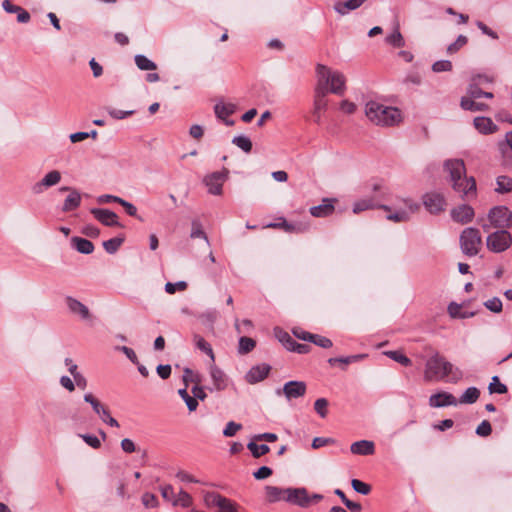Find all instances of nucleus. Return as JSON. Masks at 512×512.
Returning <instances> with one entry per match:
<instances>
[{
    "label": "nucleus",
    "mask_w": 512,
    "mask_h": 512,
    "mask_svg": "<svg viewBox=\"0 0 512 512\" xmlns=\"http://www.w3.org/2000/svg\"><path fill=\"white\" fill-rule=\"evenodd\" d=\"M444 171L449 174L452 188L461 197L476 196V180L474 177L466 176V166L462 159H448L443 165Z\"/></svg>",
    "instance_id": "1"
},
{
    "label": "nucleus",
    "mask_w": 512,
    "mask_h": 512,
    "mask_svg": "<svg viewBox=\"0 0 512 512\" xmlns=\"http://www.w3.org/2000/svg\"><path fill=\"white\" fill-rule=\"evenodd\" d=\"M462 377V371L439 353L432 355L426 361L424 370V379L426 381L446 380L451 383H457Z\"/></svg>",
    "instance_id": "2"
},
{
    "label": "nucleus",
    "mask_w": 512,
    "mask_h": 512,
    "mask_svg": "<svg viewBox=\"0 0 512 512\" xmlns=\"http://www.w3.org/2000/svg\"><path fill=\"white\" fill-rule=\"evenodd\" d=\"M317 83L315 90L323 92L327 96L328 93L343 95L346 90V78L343 73L333 71L329 67L318 64L316 66Z\"/></svg>",
    "instance_id": "3"
},
{
    "label": "nucleus",
    "mask_w": 512,
    "mask_h": 512,
    "mask_svg": "<svg viewBox=\"0 0 512 512\" xmlns=\"http://www.w3.org/2000/svg\"><path fill=\"white\" fill-rule=\"evenodd\" d=\"M365 115L378 126H393L402 121V114L398 108L386 106L377 101L366 103Z\"/></svg>",
    "instance_id": "4"
},
{
    "label": "nucleus",
    "mask_w": 512,
    "mask_h": 512,
    "mask_svg": "<svg viewBox=\"0 0 512 512\" xmlns=\"http://www.w3.org/2000/svg\"><path fill=\"white\" fill-rule=\"evenodd\" d=\"M512 226V212L505 206H496L488 213V223H483L482 228L489 232L491 228L506 230Z\"/></svg>",
    "instance_id": "5"
},
{
    "label": "nucleus",
    "mask_w": 512,
    "mask_h": 512,
    "mask_svg": "<svg viewBox=\"0 0 512 512\" xmlns=\"http://www.w3.org/2000/svg\"><path fill=\"white\" fill-rule=\"evenodd\" d=\"M482 238L478 229L468 227L460 235V247L467 256H475L479 253Z\"/></svg>",
    "instance_id": "6"
},
{
    "label": "nucleus",
    "mask_w": 512,
    "mask_h": 512,
    "mask_svg": "<svg viewBox=\"0 0 512 512\" xmlns=\"http://www.w3.org/2000/svg\"><path fill=\"white\" fill-rule=\"evenodd\" d=\"M287 492V501L301 507H308L312 503H317L323 498L321 494L309 495L305 488H287Z\"/></svg>",
    "instance_id": "7"
},
{
    "label": "nucleus",
    "mask_w": 512,
    "mask_h": 512,
    "mask_svg": "<svg viewBox=\"0 0 512 512\" xmlns=\"http://www.w3.org/2000/svg\"><path fill=\"white\" fill-rule=\"evenodd\" d=\"M512 243V237L507 230H498L488 235L486 244L487 248L494 252L500 253L510 247Z\"/></svg>",
    "instance_id": "8"
},
{
    "label": "nucleus",
    "mask_w": 512,
    "mask_h": 512,
    "mask_svg": "<svg viewBox=\"0 0 512 512\" xmlns=\"http://www.w3.org/2000/svg\"><path fill=\"white\" fill-rule=\"evenodd\" d=\"M422 202L426 210L431 214H438L445 210L446 200L439 192H428L423 195Z\"/></svg>",
    "instance_id": "9"
},
{
    "label": "nucleus",
    "mask_w": 512,
    "mask_h": 512,
    "mask_svg": "<svg viewBox=\"0 0 512 512\" xmlns=\"http://www.w3.org/2000/svg\"><path fill=\"white\" fill-rule=\"evenodd\" d=\"M307 386L303 381H289L286 382L282 390H276V394H283L285 398L290 401L292 399L303 397L306 393Z\"/></svg>",
    "instance_id": "10"
},
{
    "label": "nucleus",
    "mask_w": 512,
    "mask_h": 512,
    "mask_svg": "<svg viewBox=\"0 0 512 512\" xmlns=\"http://www.w3.org/2000/svg\"><path fill=\"white\" fill-rule=\"evenodd\" d=\"M227 178V172H213L204 177L203 182L208 188V192L212 195H221L222 187Z\"/></svg>",
    "instance_id": "11"
},
{
    "label": "nucleus",
    "mask_w": 512,
    "mask_h": 512,
    "mask_svg": "<svg viewBox=\"0 0 512 512\" xmlns=\"http://www.w3.org/2000/svg\"><path fill=\"white\" fill-rule=\"evenodd\" d=\"M61 181V173L58 170L49 171L39 182L32 185L33 194L40 195L46 189L57 185Z\"/></svg>",
    "instance_id": "12"
},
{
    "label": "nucleus",
    "mask_w": 512,
    "mask_h": 512,
    "mask_svg": "<svg viewBox=\"0 0 512 512\" xmlns=\"http://www.w3.org/2000/svg\"><path fill=\"white\" fill-rule=\"evenodd\" d=\"M405 206L408 208V211L406 210H398L396 212H390L386 218L390 221L399 223V222H406L410 219V214L415 213L419 210L420 205L416 202H413L410 199L404 200Z\"/></svg>",
    "instance_id": "13"
},
{
    "label": "nucleus",
    "mask_w": 512,
    "mask_h": 512,
    "mask_svg": "<svg viewBox=\"0 0 512 512\" xmlns=\"http://www.w3.org/2000/svg\"><path fill=\"white\" fill-rule=\"evenodd\" d=\"M337 202L336 198H323L322 203L317 206H312L309 209L310 214L313 217L324 218L333 214L335 207L334 204Z\"/></svg>",
    "instance_id": "14"
},
{
    "label": "nucleus",
    "mask_w": 512,
    "mask_h": 512,
    "mask_svg": "<svg viewBox=\"0 0 512 512\" xmlns=\"http://www.w3.org/2000/svg\"><path fill=\"white\" fill-rule=\"evenodd\" d=\"M271 367L267 364L253 366L245 375L249 384H256L263 381L269 374Z\"/></svg>",
    "instance_id": "15"
},
{
    "label": "nucleus",
    "mask_w": 512,
    "mask_h": 512,
    "mask_svg": "<svg viewBox=\"0 0 512 512\" xmlns=\"http://www.w3.org/2000/svg\"><path fill=\"white\" fill-rule=\"evenodd\" d=\"M457 403V399L448 392H439L431 395L429 398V405L435 408L455 406Z\"/></svg>",
    "instance_id": "16"
},
{
    "label": "nucleus",
    "mask_w": 512,
    "mask_h": 512,
    "mask_svg": "<svg viewBox=\"0 0 512 512\" xmlns=\"http://www.w3.org/2000/svg\"><path fill=\"white\" fill-rule=\"evenodd\" d=\"M93 216L105 226H117L118 216L113 211L101 208H92L90 211Z\"/></svg>",
    "instance_id": "17"
},
{
    "label": "nucleus",
    "mask_w": 512,
    "mask_h": 512,
    "mask_svg": "<svg viewBox=\"0 0 512 512\" xmlns=\"http://www.w3.org/2000/svg\"><path fill=\"white\" fill-rule=\"evenodd\" d=\"M328 106V100L323 92L314 90V102H313V118L317 124L321 123L322 111H325Z\"/></svg>",
    "instance_id": "18"
},
{
    "label": "nucleus",
    "mask_w": 512,
    "mask_h": 512,
    "mask_svg": "<svg viewBox=\"0 0 512 512\" xmlns=\"http://www.w3.org/2000/svg\"><path fill=\"white\" fill-rule=\"evenodd\" d=\"M451 217L456 222L466 224L472 221L474 217V210L471 206L463 204L451 211Z\"/></svg>",
    "instance_id": "19"
},
{
    "label": "nucleus",
    "mask_w": 512,
    "mask_h": 512,
    "mask_svg": "<svg viewBox=\"0 0 512 512\" xmlns=\"http://www.w3.org/2000/svg\"><path fill=\"white\" fill-rule=\"evenodd\" d=\"M235 110L236 106L232 103H217L214 107L217 118L223 120L227 126H232L234 124L233 120H228L227 118L232 115Z\"/></svg>",
    "instance_id": "20"
},
{
    "label": "nucleus",
    "mask_w": 512,
    "mask_h": 512,
    "mask_svg": "<svg viewBox=\"0 0 512 512\" xmlns=\"http://www.w3.org/2000/svg\"><path fill=\"white\" fill-rule=\"evenodd\" d=\"M65 301L69 311L72 314L78 315L82 319H88L90 317L88 307L82 302L70 296L66 297Z\"/></svg>",
    "instance_id": "21"
},
{
    "label": "nucleus",
    "mask_w": 512,
    "mask_h": 512,
    "mask_svg": "<svg viewBox=\"0 0 512 512\" xmlns=\"http://www.w3.org/2000/svg\"><path fill=\"white\" fill-rule=\"evenodd\" d=\"M210 377L213 382V388L222 391L227 387V378L225 373L215 365L210 367Z\"/></svg>",
    "instance_id": "22"
},
{
    "label": "nucleus",
    "mask_w": 512,
    "mask_h": 512,
    "mask_svg": "<svg viewBox=\"0 0 512 512\" xmlns=\"http://www.w3.org/2000/svg\"><path fill=\"white\" fill-rule=\"evenodd\" d=\"M350 450L356 455H372L375 452V445L372 441L360 440L352 443Z\"/></svg>",
    "instance_id": "23"
},
{
    "label": "nucleus",
    "mask_w": 512,
    "mask_h": 512,
    "mask_svg": "<svg viewBox=\"0 0 512 512\" xmlns=\"http://www.w3.org/2000/svg\"><path fill=\"white\" fill-rule=\"evenodd\" d=\"M473 124L475 129L482 134H492L497 130V126L488 117H476Z\"/></svg>",
    "instance_id": "24"
},
{
    "label": "nucleus",
    "mask_w": 512,
    "mask_h": 512,
    "mask_svg": "<svg viewBox=\"0 0 512 512\" xmlns=\"http://www.w3.org/2000/svg\"><path fill=\"white\" fill-rule=\"evenodd\" d=\"M265 495L267 501L273 503L280 500L287 501L288 492L287 489L279 488L276 486H266Z\"/></svg>",
    "instance_id": "25"
},
{
    "label": "nucleus",
    "mask_w": 512,
    "mask_h": 512,
    "mask_svg": "<svg viewBox=\"0 0 512 512\" xmlns=\"http://www.w3.org/2000/svg\"><path fill=\"white\" fill-rule=\"evenodd\" d=\"M81 204V194L77 190H70L69 195L66 197L62 211L70 212L77 209Z\"/></svg>",
    "instance_id": "26"
},
{
    "label": "nucleus",
    "mask_w": 512,
    "mask_h": 512,
    "mask_svg": "<svg viewBox=\"0 0 512 512\" xmlns=\"http://www.w3.org/2000/svg\"><path fill=\"white\" fill-rule=\"evenodd\" d=\"M71 244L74 249L82 254H91L94 250V245L90 240L81 237H73Z\"/></svg>",
    "instance_id": "27"
},
{
    "label": "nucleus",
    "mask_w": 512,
    "mask_h": 512,
    "mask_svg": "<svg viewBox=\"0 0 512 512\" xmlns=\"http://www.w3.org/2000/svg\"><path fill=\"white\" fill-rule=\"evenodd\" d=\"M477 99H472L470 97H463L461 99V107L462 109L464 110H468V111H485L488 109V105L484 104V103H481V102H477L476 101Z\"/></svg>",
    "instance_id": "28"
},
{
    "label": "nucleus",
    "mask_w": 512,
    "mask_h": 512,
    "mask_svg": "<svg viewBox=\"0 0 512 512\" xmlns=\"http://www.w3.org/2000/svg\"><path fill=\"white\" fill-rule=\"evenodd\" d=\"M495 192L499 194L512 192V178L506 175L498 176L496 179Z\"/></svg>",
    "instance_id": "29"
},
{
    "label": "nucleus",
    "mask_w": 512,
    "mask_h": 512,
    "mask_svg": "<svg viewBox=\"0 0 512 512\" xmlns=\"http://www.w3.org/2000/svg\"><path fill=\"white\" fill-rule=\"evenodd\" d=\"M480 396V391L476 387L467 388L464 393L461 395L459 400H457L461 404H473L475 403Z\"/></svg>",
    "instance_id": "30"
},
{
    "label": "nucleus",
    "mask_w": 512,
    "mask_h": 512,
    "mask_svg": "<svg viewBox=\"0 0 512 512\" xmlns=\"http://www.w3.org/2000/svg\"><path fill=\"white\" fill-rule=\"evenodd\" d=\"M194 342L196 347L209 356L212 362L215 361V356L211 345L200 335H194Z\"/></svg>",
    "instance_id": "31"
},
{
    "label": "nucleus",
    "mask_w": 512,
    "mask_h": 512,
    "mask_svg": "<svg viewBox=\"0 0 512 512\" xmlns=\"http://www.w3.org/2000/svg\"><path fill=\"white\" fill-rule=\"evenodd\" d=\"M223 499H224V496H222L221 494H219L217 492L207 491L203 495L204 503L208 508H211V507L218 508L219 505H221V502Z\"/></svg>",
    "instance_id": "32"
},
{
    "label": "nucleus",
    "mask_w": 512,
    "mask_h": 512,
    "mask_svg": "<svg viewBox=\"0 0 512 512\" xmlns=\"http://www.w3.org/2000/svg\"><path fill=\"white\" fill-rule=\"evenodd\" d=\"M385 41L387 44L396 48L405 46V40L400 33L398 26L390 35L386 36Z\"/></svg>",
    "instance_id": "33"
},
{
    "label": "nucleus",
    "mask_w": 512,
    "mask_h": 512,
    "mask_svg": "<svg viewBox=\"0 0 512 512\" xmlns=\"http://www.w3.org/2000/svg\"><path fill=\"white\" fill-rule=\"evenodd\" d=\"M256 442L257 441L252 439V441H250L247 445V448L250 450L253 457L259 458L262 455H265L266 453H268L270 451V448L268 445H266V444L258 445Z\"/></svg>",
    "instance_id": "34"
},
{
    "label": "nucleus",
    "mask_w": 512,
    "mask_h": 512,
    "mask_svg": "<svg viewBox=\"0 0 512 512\" xmlns=\"http://www.w3.org/2000/svg\"><path fill=\"white\" fill-rule=\"evenodd\" d=\"M84 401L89 403L94 412L101 416L102 414H107V408L104 407L98 399H96L91 393H87L84 395Z\"/></svg>",
    "instance_id": "35"
},
{
    "label": "nucleus",
    "mask_w": 512,
    "mask_h": 512,
    "mask_svg": "<svg viewBox=\"0 0 512 512\" xmlns=\"http://www.w3.org/2000/svg\"><path fill=\"white\" fill-rule=\"evenodd\" d=\"M135 64L140 70L151 71L157 68V65L153 61L142 54L135 56Z\"/></svg>",
    "instance_id": "36"
},
{
    "label": "nucleus",
    "mask_w": 512,
    "mask_h": 512,
    "mask_svg": "<svg viewBox=\"0 0 512 512\" xmlns=\"http://www.w3.org/2000/svg\"><path fill=\"white\" fill-rule=\"evenodd\" d=\"M178 394L184 400V402L186 403L187 408L190 412H193L197 409L198 401L195 399V397L189 395L186 387L179 389Z\"/></svg>",
    "instance_id": "37"
},
{
    "label": "nucleus",
    "mask_w": 512,
    "mask_h": 512,
    "mask_svg": "<svg viewBox=\"0 0 512 512\" xmlns=\"http://www.w3.org/2000/svg\"><path fill=\"white\" fill-rule=\"evenodd\" d=\"M190 237L191 238H202L205 240L206 245L208 247L210 246L208 237H207L206 233L203 231L201 223L197 220L192 221Z\"/></svg>",
    "instance_id": "38"
},
{
    "label": "nucleus",
    "mask_w": 512,
    "mask_h": 512,
    "mask_svg": "<svg viewBox=\"0 0 512 512\" xmlns=\"http://www.w3.org/2000/svg\"><path fill=\"white\" fill-rule=\"evenodd\" d=\"M232 143L246 153H249L252 150V142L247 136H235L232 140Z\"/></svg>",
    "instance_id": "39"
},
{
    "label": "nucleus",
    "mask_w": 512,
    "mask_h": 512,
    "mask_svg": "<svg viewBox=\"0 0 512 512\" xmlns=\"http://www.w3.org/2000/svg\"><path fill=\"white\" fill-rule=\"evenodd\" d=\"M256 342L249 337H241L239 339L238 352L240 354H247L254 349Z\"/></svg>",
    "instance_id": "40"
},
{
    "label": "nucleus",
    "mask_w": 512,
    "mask_h": 512,
    "mask_svg": "<svg viewBox=\"0 0 512 512\" xmlns=\"http://www.w3.org/2000/svg\"><path fill=\"white\" fill-rule=\"evenodd\" d=\"M141 502H142L143 506L147 509H153V508H157L159 506V500H158L157 496L150 492H145L141 496Z\"/></svg>",
    "instance_id": "41"
},
{
    "label": "nucleus",
    "mask_w": 512,
    "mask_h": 512,
    "mask_svg": "<svg viewBox=\"0 0 512 512\" xmlns=\"http://www.w3.org/2000/svg\"><path fill=\"white\" fill-rule=\"evenodd\" d=\"M374 208V202L372 199H361L353 204V213L359 214L363 211Z\"/></svg>",
    "instance_id": "42"
},
{
    "label": "nucleus",
    "mask_w": 512,
    "mask_h": 512,
    "mask_svg": "<svg viewBox=\"0 0 512 512\" xmlns=\"http://www.w3.org/2000/svg\"><path fill=\"white\" fill-rule=\"evenodd\" d=\"M488 390L491 394H504L507 392V386L503 383H500L498 376H493L492 382L489 384Z\"/></svg>",
    "instance_id": "43"
},
{
    "label": "nucleus",
    "mask_w": 512,
    "mask_h": 512,
    "mask_svg": "<svg viewBox=\"0 0 512 512\" xmlns=\"http://www.w3.org/2000/svg\"><path fill=\"white\" fill-rule=\"evenodd\" d=\"M334 493L340 497V499L342 500L343 504L351 511H360L361 510V505L359 503H356V502H352L350 501L346 495L344 494V492L341 490V489H336L334 491Z\"/></svg>",
    "instance_id": "44"
},
{
    "label": "nucleus",
    "mask_w": 512,
    "mask_h": 512,
    "mask_svg": "<svg viewBox=\"0 0 512 512\" xmlns=\"http://www.w3.org/2000/svg\"><path fill=\"white\" fill-rule=\"evenodd\" d=\"M122 242H123L122 238H117V237L111 238V239L103 242V247L106 250V252L113 254L119 249Z\"/></svg>",
    "instance_id": "45"
},
{
    "label": "nucleus",
    "mask_w": 512,
    "mask_h": 512,
    "mask_svg": "<svg viewBox=\"0 0 512 512\" xmlns=\"http://www.w3.org/2000/svg\"><path fill=\"white\" fill-rule=\"evenodd\" d=\"M385 355L404 366L411 365V360L399 351H387Z\"/></svg>",
    "instance_id": "46"
},
{
    "label": "nucleus",
    "mask_w": 512,
    "mask_h": 512,
    "mask_svg": "<svg viewBox=\"0 0 512 512\" xmlns=\"http://www.w3.org/2000/svg\"><path fill=\"white\" fill-rule=\"evenodd\" d=\"M328 401L325 398H318L314 402V409L321 418H325L328 414Z\"/></svg>",
    "instance_id": "47"
},
{
    "label": "nucleus",
    "mask_w": 512,
    "mask_h": 512,
    "mask_svg": "<svg viewBox=\"0 0 512 512\" xmlns=\"http://www.w3.org/2000/svg\"><path fill=\"white\" fill-rule=\"evenodd\" d=\"M217 512H239V511H238V506L236 505L235 502L224 497V499L221 502V505H219V507H218Z\"/></svg>",
    "instance_id": "48"
},
{
    "label": "nucleus",
    "mask_w": 512,
    "mask_h": 512,
    "mask_svg": "<svg viewBox=\"0 0 512 512\" xmlns=\"http://www.w3.org/2000/svg\"><path fill=\"white\" fill-rule=\"evenodd\" d=\"M187 283L185 281H178L176 283L167 282L165 284V291L168 294H174L176 291H184L187 289Z\"/></svg>",
    "instance_id": "49"
},
{
    "label": "nucleus",
    "mask_w": 512,
    "mask_h": 512,
    "mask_svg": "<svg viewBox=\"0 0 512 512\" xmlns=\"http://www.w3.org/2000/svg\"><path fill=\"white\" fill-rule=\"evenodd\" d=\"M484 306L494 313H500L502 311V302L498 297H493L485 301Z\"/></svg>",
    "instance_id": "50"
},
{
    "label": "nucleus",
    "mask_w": 512,
    "mask_h": 512,
    "mask_svg": "<svg viewBox=\"0 0 512 512\" xmlns=\"http://www.w3.org/2000/svg\"><path fill=\"white\" fill-rule=\"evenodd\" d=\"M351 485H352V488L357 492V493H360L362 495H367L370 493L371 491V487L370 485L358 480V479H353L351 481Z\"/></svg>",
    "instance_id": "51"
},
{
    "label": "nucleus",
    "mask_w": 512,
    "mask_h": 512,
    "mask_svg": "<svg viewBox=\"0 0 512 512\" xmlns=\"http://www.w3.org/2000/svg\"><path fill=\"white\" fill-rule=\"evenodd\" d=\"M173 504L180 505L185 508L189 507L192 504V497L187 492L181 490Z\"/></svg>",
    "instance_id": "52"
},
{
    "label": "nucleus",
    "mask_w": 512,
    "mask_h": 512,
    "mask_svg": "<svg viewBox=\"0 0 512 512\" xmlns=\"http://www.w3.org/2000/svg\"><path fill=\"white\" fill-rule=\"evenodd\" d=\"M78 436L82 438L83 441L93 449H98L101 447V440L95 435L79 434Z\"/></svg>",
    "instance_id": "53"
},
{
    "label": "nucleus",
    "mask_w": 512,
    "mask_h": 512,
    "mask_svg": "<svg viewBox=\"0 0 512 512\" xmlns=\"http://www.w3.org/2000/svg\"><path fill=\"white\" fill-rule=\"evenodd\" d=\"M432 70L436 73L448 72L452 70V63L449 60H439L432 65Z\"/></svg>",
    "instance_id": "54"
},
{
    "label": "nucleus",
    "mask_w": 512,
    "mask_h": 512,
    "mask_svg": "<svg viewBox=\"0 0 512 512\" xmlns=\"http://www.w3.org/2000/svg\"><path fill=\"white\" fill-rule=\"evenodd\" d=\"M310 342L322 348H330L333 345L329 338L318 334H313Z\"/></svg>",
    "instance_id": "55"
},
{
    "label": "nucleus",
    "mask_w": 512,
    "mask_h": 512,
    "mask_svg": "<svg viewBox=\"0 0 512 512\" xmlns=\"http://www.w3.org/2000/svg\"><path fill=\"white\" fill-rule=\"evenodd\" d=\"M467 43V37L464 35H459L455 42L450 44L447 48V52L452 54L457 52L461 47H463Z\"/></svg>",
    "instance_id": "56"
},
{
    "label": "nucleus",
    "mask_w": 512,
    "mask_h": 512,
    "mask_svg": "<svg viewBox=\"0 0 512 512\" xmlns=\"http://www.w3.org/2000/svg\"><path fill=\"white\" fill-rule=\"evenodd\" d=\"M241 428V424L230 421L226 424V427L223 430V435L226 437H233Z\"/></svg>",
    "instance_id": "57"
},
{
    "label": "nucleus",
    "mask_w": 512,
    "mask_h": 512,
    "mask_svg": "<svg viewBox=\"0 0 512 512\" xmlns=\"http://www.w3.org/2000/svg\"><path fill=\"white\" fill-rule=\"evenodd\" d=\"M492 427L489 421L483 420L476 429V434L481 437H487L491 434Z\"/></svg>",
    "instance_id": "58"
},
{
    "label": "nucleus",
    "mask_w": 512,
    "mask_h": 512,
    "mask_svg": "<svg viewBox=\"0 0 512 512\" xmlns=\"http://www.w3.org/2000/svg\"><path fill=\"white\" fill-rule=\"evenodd\" d=\"M108 114L114 119H124L134 113L133 110L123 111L116 108H108Z\"/></svg>",
    "instance_id": "59"
},
{
    "label": "nucleus",
    "mask_w": 512,
    "mask_h": 512,
    "mask_svg": "<svg viewBox=\"0 0 512 512\" xmlns=\"http://www.w3.org/2000/svg\"><path fill=\"white\" fill-rule=\"evenodd\" d=\"M116 349L123 352L133 364H138V357L133 349L127 346H119Z\"/></svg>",
    "instance_id": "60"
},
{
    "label": "nucleus",
    "mask_w": 512,
    "mask_h": 512,
    "mask_svg": "<svg viewBox=\"0 0 512 512\" xmlns=\"http://www.w3.org/2000/svg\"><path fill=\"white\" fill-rule=\"evenodd\" d=\"M272 475V469L267 467V466H262L260 467L257 471H255L253 473V476L257 479V480H262V479H265L269 476Z\"/></svg>",
    "instance_id": "61"
},
{
    "label": "nucleus",
    "mask_w": 512,
    "mask_h": 512,
    "mask_svg": "<svg viewBox=\"0 0 512 512\" xmlns=\"http://www.w3.org/2000/svg\"><path fill=\"white\" fill-rule=\"evenodd\" d=\"M118 204H120L125 209L129 216H137V208L132 203L121 198Z\"/></svg>",
    "instance_id": "62"
},
{
    "label": "nucleus",
    "mask_w": 512,
    "mask_h": 512,
    "mask_svg": "<svg viewBox=\"0 0 512 512\" xmlns=\"http://www.w3.org/2000/svg\"><path fill=\"white\" fill-rule=\"evenodd\" d=\"M476 25L483 34L491 37L492 39H498V34L491 28H489L486 24H484L482 21H477Z\"/></svg>",
    "instance_id": "63"
},
{
    "label": "nucleus",
    "mask_w": 512,
    "mask_h": 512,
    "mask_svg": "<svg viewBox=\"0 0 512 512\" xmlns=\"http://www.w3.org/2000/svg\"><path fill=\"white\" fill-rule=\"evenodd\" d=\"M483 90L479 87L478 84H471L468 88V96L472 99H479L482 97Z\"/></svg>",
    "instance_id": "64"
}]
</instances>
